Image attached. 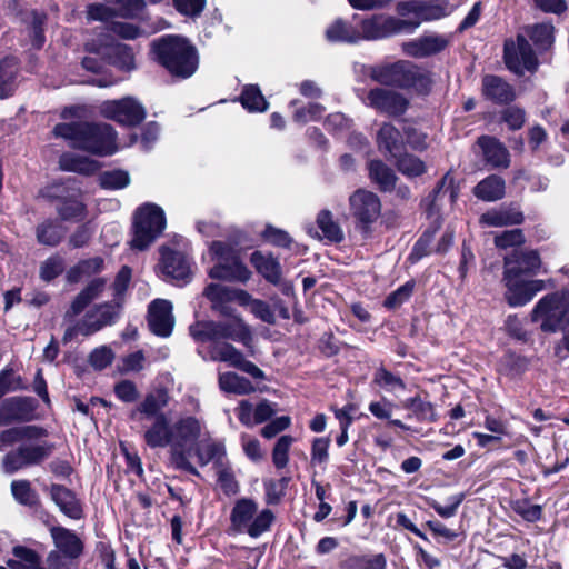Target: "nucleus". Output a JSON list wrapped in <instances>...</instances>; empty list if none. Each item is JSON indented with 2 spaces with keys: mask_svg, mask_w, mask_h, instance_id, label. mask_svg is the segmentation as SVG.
I'll use <instances>...</instances> for the list:
<instances>
[{
  "mask_svg": "<svg viewBox=\"0 0 569 569\" xmlns=\"http://www.w3.org/2000/svg\"><path fill=\"white\" fill-rule=\"evenodd\" d=\"M257 271L269 282L278 284L281 280V266L279 261L269 253L254 251L250 258Z\"/></svg>",
  "mask_w": 569,
  "mask_h": 569,
  "instance_id": "obj_31",
  "label": "nucleus"
},
{
  "mask_svg": "<svg viewBox=\"0 0 569 569\" xmlns=\"http://www.w3.org/2000/svg\"><path fill=\"white\" fill-rule=\"evenodd\" d=\"M529 37L541 50H547L553 43V26L539 23L529 28Z\"/></svg>",
  "mask_w": 569,
  "mask_h": 569,
  "instance_id": "obj_49",
  "label": "nucleus"
},
{
  "mask_svg": "<svg viewBox=\"0 0 569 569\" xmlns=\"http://www.w3.org/2000/svg\"><path fill=\"white\" fill-rule=\"evenodd\" d=\"M398 86L399 87H417L423 84L427 81L426 74L420 68L409 61H398Z\"/></svg>",
  "mask_w": 569,
  "mask_h": 569,
  "instance_id": "obj_44",
  "label": "nucleus"
},
{
  "mask_svg": "<svg viewBox=\"0 0 569 569\" xmlns=\"http://www.w3.org/2000/svg\"><path fill=\"white\" fill-rule=\"evenodd\" d=\"M415 26L411 22H406L400 16L397 18L378 14L361 20L359 30L361 40H378L401 33L411 34Z\"/></svg>",
  "mask_w": 569,
  "mask_h": 569,
  "instance_id": "obj_9",
  "label": "nucleus"
},
{
  "mask_svg": "<svg viewBox=\"0 0 569 569\" xmlns=\"http://www.w3.org/2000/svg\"><path fill=\"white\" fill-rule=\"evenodd\" d=\"M326 39L330 42L357 43L361 41L359 23L337 19L326 29Z\"/></svg>",
  "mask_w": 569,
  "mask_h": 569,
  "instance_id": "obj_30",
  "label": "nucleus"
},
{
  "mask_svg": "<svg viewBox=\"0 0 569 569\" xmlns=\"http://www.w3.org/2000/svg\"><path fill=\"white\" fill-rule=\"evenodd\" d=\"M293 438L290 436H282L276 442L272 451V462L276 468L282 469L287 466L289 460V449L292 445Z\"/></svg>",
  "mask_w": 569,
  "mask_h": 569,
  "instance_id": "obj_56",
  "label": "nucleus"
},
{
  "mask_svg": "<svg viewBox=\"0 0 569 569\" xmlns=\"http://www.w3.org/2000/svg\"><path fill=\"white\" fill-rule=\"evenodd\" d=\"M505 180L496 174H491L481 180L475 188L473 194L487 202L500 200L505 196Z\"/></svg>",
  "mask_w": 569,
  "mask_h": 569,
  "instance_id": "obj_34",
  "label": "nucleus"
},
{
  "mask_svg": "<svg viewBox=\"0 0 569 569\" xmlns=\"http://www.w3.org/2000/svg\"><path fill=\"white\" fill-rule=\"evenodd\" d=\"M399 68H401V66H398V61L395 63L380 66L372 70L371 77L380 83L398 86L399 80L397 74Z\"/></svg>",
  "mask_w": 569,
  "mask_h": 569,
  "instance_id": "obj_59",
  "label": "nucleus"
},
{
  "mask_svg": "<svg viewBox=\"0 0 569 569\" xmlns=\"http://www.w3.org/2000/svg\"><path fill=\"white\" fill-rule=\"evenodd\" d=\"M523 242L525 237L520 229L503 231L495 237V244L501 249L520 246Z\"/></svg>",
  "mask_w": 569,
  "mask_h": 569,
  "instance_id": "obj_63",
  "label": "nucleus"
},
{
  "mask_svg": "<svg viewBox=\"0 0 569 569\" xmlns=\"http://www.w3.org/2000/svg\"><path fill=\"white\" fill-rule=\"evenodd\" d=\"M169 396L164 389H156L148 393L139 405L138 411L147 418H159L161 411L168 406Z\"/></svg>",
  "mask_w": 569,
  "mask_h": 569,
  "instance_id": "obj_39",
  "label": "nucleus"
},
{
  "mask_svg": "<svg viewBox=\"0 0 569 569\" xmlns=\"http://www.w3.org/2000/svg\"><path fill=\"white\" fill-rule=\"evenodd\" d=\"M33 413L32 402L27 398L12 397L0 406V422L11 423L27 421Z\"/></svg>",
  "mask_w": 569,
  "mask_h": 569,
  "instance_id": "obj_27",
  "label": "nucleus"
},
{
  "mask_svg": "<svg viewBox=\"0 0 569 569\" xmlns=\"http://www.w3.org/2000/svg\"><path fill=\"white\" fill-rule=\"evenodd\" d=\"M209 254L216 261L209 271L211 278L239 282L250 279V270L238 259L231 246L214 241L209 248Z\"/></svg>",
  "mask_w": 569,
  "mask_h": 569,
  "instance_id": "obj_8",
  "label": "nucleus"
},
{
  "mask_svg": "<svg viewBox=\"0 0 569 569\" xmlns=\"http://www.w3.org/2000/svg\"><path fill=\"white\" fill-rule=\"evenodd\" d=\"M402 407L413 415L421 422H433L435 410L430 401L421 398L420 395L402 400Z\"/></svg>",
  "mask_w": 569,
  "mask_h": 569,
  "instance_id": "obj_41",
  "label": "nucleus"
},
{
  "mask_svg": "<svg viewBox=\"0 0 569 569\" xmlns=\"http://www.w3.org/2000/svg\"><path fill=\"white\" fill-rule=\"evenodd\" d=\"M349 202L352 216L360 227L367 231L369 226L380 216L381 203L379 198L370 191L358 190L351 194Z\"/></svg>",
  "mask_w": 569,
  "mask_h": 569,
  "instance_id": "obj_18",
  "label": "nucleus"
},
{
  "mask_svg": "<svg viewBox=\"0 0 569 569\" xmlns=\"http://www.w3.org/2000/svg\"><path fill=\"white\" fill-rule=\"evenodd\" d=\"M33 429H0V451L31 438Z\"/></svg>",
  "mask_w": 569,
  "mask_h": 569,
  "instance_id": "obj_54",
  "label": "nucleus"
},
{
  "mask_svg": "<svg viewBox=\"0 0 569 569\" xmlns=\"http://www.w3.org/2000/svg\"><path fill=\"white\" fill-rule=\"evenodd\" d=\"M505 62L511 71L519 74L525 71H535L538 66L537 58L523 36H518L516 41L505 43Z\"/></svg>",
  "mask_w": 569,
  "mask_h": 569,
  "instance_id": "obj_17",
  "label": "nucleus"
},
{
  "mask_svg": "<svg viewBox=\"0 0 569 569\" xmlns=\"http://www.w3.org/2000/svg\"><path fill=\"white\" fill-rule=\"evenodd\" d=\"M181 433L186 432L176 431L174 429H147L143 437L147 443L152 448L170 446L173 455L178 458L181 446H186V443H182L183 440L179 436Z\"/></svg>",
  "mask_w": 569,
  "mask_h": 569,
  "instance_id": "obj_29",
  "label": "nucleus"
},
{
  "mask_svg": "<svg viewBox=\"0 0 569 569\" xmlns=\"http://www.w3.org/2000/svg\"><path fill=\"white\" fill-rule=\"evenodd\" d=\"M219 386L223 391L237 395H248L256 390L248 379L234 372L219 373Z\"/></svg>",
  "mask_w": 569,
  "mask_h": 569,
  "instance_id": "obj_42",
  "label": "nucleus"
},
{
  "mask_svg": "<svg viewBox=\"0 0 569 569\" xmlns=\"http://www.w3.org/2000/svg\"><path fill=\"white\" fill-rule=\"evenodd\" d=\"M10 489L14 500L20 505L32 507L39 502V496L28 480H13Z\"/></svg>",
  "mask_w": 569,
  "mask_h": 569,
  "instance_id": "obj_47",
  "label": "nucleus"
},
{
  "mask_svg": "<svg viewBox=\"0 0 569 569\" xmlns=\"http://www.w3.org/2000/svg\"><path fill=\"white\" fill-rule=\"evenodd\" d=\"M86 50L91 53H101L107 62L120 69L131 70L134 68V56L130 48L114 42L108 34H100L86 42Z\"/></svg>",
  "mask_w": 569,
  "mask_h": 569,
  "instance_id": "obj_11",
  "label": "nucleus"
},
{
  "mask_svg": "<svg viewBox=\"0 0 569 569\" xmlns=\"http://www.w3.org/2000/svg\"><path fill=\"white\" fill-rule=\"evenodd\" d=\"M240 101L244 109L250 112H263L268 108V102L257 86L244 87Z\"/></svg>",
  "mask_w": 569,
  "mask_h": 569,
  "instance_id": "obj_46",
  "label": "nucleus"
},
{
  "mask_svg": "<svg viewBox=\"0 0 569 569\" xmlns=\"http://www.w3.org/2000/svg\"><path fill=\"white\" fill-rule=\"evenodd\" d=\"M396 10L406 22L416 24L412 28V33L422 22L438 20L449 13L448 6L446 3H422L418 1L399 2Z\"/></svg>",
  "mask_w": 569,
  "mask_h": 569,
  "instance_id": "obj_16",
  "label": "nucleus"
},
{
  "mask_svg": "<svg viewBox=\"0 0 569 569\" xmlns=\"http://www.w3.org/2000/svg\"><path fill=\"white\" fill-rule=\"evenodd\" d=\"M203 295L210 300L212 309L223 316H231V309L228 307L229 302L236 301L239 305H243L249 301V293L247 291L217 283L207 286Z\"/></svg>",
  "mask_w": 569,
  "mask_h": 569,
  "instance_id": "obj_20",
  "label": "nucleus"
},
{
  "mask_svg": "<svg viewBox=\"0 0 569 569\" xmlns=\"http://www.w3.org/2000/svg\"><path fill=\"white\" fill-rule=\"evenodd\" d=\"M289 478L283 477L279 480L268 479L263 481L266 491V503L278 505L286 495Z\"/></svg>",
  "mask_w": 569,
  "mask_h": 569,
  "instance_id": "obj_51",
  "label": "nucleus"
},
{
  "mask_svg": "<svg viewBox=\"0 0 569 569\" xmlns=\"http://www.w3.org/2000/svg\"><path fill=\"white\" fill-rule=\"evenodd\" d=\"M479 146L482 149L486 161L492 167L507 168L510 163L509 152L506 147L495 138L481 137Z\"/></svg>",
  "mask_w": 569,
  "mask_h": 569,
  "instance_id": "obj_32",
  "label": "nucleus"
},
{
  "mask_svg": "<svg viewBox=\"0 0 569 569\" xmlns=\"http://www.w3.org/2000/svg\"><path fill=\"white\" fill-rule=\"evenodd\" d=\"M119 303H102L87 311L84 317L64 332L63 340H71L76 335L89 336L104 326L111 325L118 316Z\"/></svg>",
  "mask_w": 569,
  "mask_h": 569,
  "instance_id": "obj_10",
  "label": "nucleus"
},
{
  "mask_svg": "<svg viewBox=\"0 0 569 569\" xmlns=\"http://www.w3.org/2000/svg\"><path fill=\"white\" fill-rule=\"evenodd\" d=\"M50 452L47 446L21 445L17 451H11L3 457L2 469L6 473H13L29 465L44 459Z\"/></svg>",
  "mask_w": 569,
  "mask_h": 569,
  "instance_id": "obj_21",
  "label": "nucleus"
},
{
  "mask_svg": "<svg viewBox=\"0 0 569 569\" xmlns=\"http://www.w3.org/2000/svg\"><path fill=\"white\" fill-rule=\"evenodd\" d=\"M378 147L381 151L388 152L391 157H397L403 146L400 131L390 123H385L377 137Z\"/></svg>",
  "mask_w": 569,
  "mask_h": 569,
  "instance_id": "obj_36",
  "label": "nucleus"
},
{
  "mask_svg": "<svg viewBox=\"0 0 569 569\" xmlns=\"http://www.w3.org/2000/svg\"><path fill=\"white\" fill-rule=\"evenodd\" d=\"M59 164L64 171H73L82 174H91L99 169V163L97 161L76 153L62 154L60 157Z\"/></svg>",
  "mask_w": 569,
  "mask_h": 569,
  "instance_id": "obj_40",
  "label": "nucleus"
},
{
  "mask_svg": "<svg viewBox=\"0 0 569 569\" xmlns=\"http://www.w3.org/2000/svg\"><path fill=\"white\" fill-rule=\"evenodd\" d=\"M274 520L272 510L268 508L259 510L254 499L240 498L230 512V530L233 533H246L251 538H259L271 529Z\"/></svg>",
  "mask_w": 569,
  "mask_h": 569,
  "instance_id": "obj_4",
  "label": "nucleus"
},
{
  "mask_svg": "<svg viewBox=\"0 0 569 569\" xmlns=\"http://www.w3.org/2000/svg\"><path fill=\"white\" fill-rule=\"evenodd\" d=\"M206 342H210L208 347L210 360L227 362L254 379L261 380L264 378L263 371L253 362L247 360L243 353L231 343L221 340H206Z\"/></svg>",
  "mask_w": 569,
  "mask_h": 569,
  "instance_id": "obj_12",
  "label": "nucleus"
},
{
  "mask_svg": "<svg viewBox=\"0 0 569 569\" xmlns=\"http://www.w3.org/2000/svg\"><path fill=\"white\" fill-rule=\"evenodd\" d=\"M176 431H184L186 433L179 435L183 440L177 463L180 468L188 472L199 476L198 470L188 461L189 457L196 456L201 466L209 462L222 466L224 458V447L221 442L213 441L207 433H201L200 429H174Z\"/></svg>",
  "mask_w": 569,
  "mask_h": 569,
  "instance_id": "obj_3",
  "label": "nucleus"
},
{
  "mask_svg": "<svg viewBox=\"0 0 569 569\" xmlns=\"http://www.w3.org/2000/svg\"><path fill=\"white\" fill-rule=\"evenodd\" d=\"M18 61L13 57H7L0 61V98L10 97L16 89Z\"/></svg>",
  "mask_w": 569,
  "mask_h": 569,
  "instance_id": "obj_38",
  "label": "nucleus"
},
{
  "mask_svg": "<svg viewBox=\"0 0 569 569\" xmlns=\"http://www.w3.org/2000/svg\"><path fill=\"white\" fill-rule=\"evenodd\" d=\"M483 94L498 102L506 103L515 99V91L510 84L496 76H486L482 81Z\"/></svg>",
  "mask_w": 569,
  "mask_h": 569,
  "instance_id": "obj_33",
  "label": "nucleus"
},
{
  "mask_svg": "<svg viewBox=\"0 0 569 569\" xmlns=\"http://www.w3.org/2000/svg\"><path fill=\"white\" fill-rule=\"evenodd\" d=\"M242 306L249 307V310L260 320L267 323H274V313L269 307V305L266 303L264 301L253 299L249 295V301L247 303H243Z\"/></svg>",
  "mask_w": 569,
  "mask_h": 569,
  "instance_id": "obj_62",
  "label": "nucleus"
},
{
  "mask_svg": "<svg viewBox=\"0 0 569 569\" xmlns=\"http://www.w3.org/2000/svg\"><path fill=\"white\" fill-rule=\"evenodd\" d=\"M40 194L43 198L62 200L58 207L62 219H82L84 217L86 206L81 201L79 190L69 189L64 183L53 182L41 189Z\"/></svg>",
  "mask_w": 569,
  "mask_h": 569,
  "instance_id": "obj_13",
  "label": "nucleus"
},
{
  "mask_svg": "<svg viewBox=\"0 0 569 569\" xmlns=\"http://www.w3.org/2000/svg\"><path fill=\"white\" fill-rule=\"evenodd\" d=\"M160 269L166 278L188 280L191 276L189 259L181 252L168 248L161 249Z\"/></svg>",
  "mask_w": 569,
  "mask_h": 569,
  "instance_id": "obj_26",
  "label": "nucleus"
},
{
  "mask_svg": "<svg viewBox=\"0 0 569 569\" xmlns=\"http://www.w3.org/2000/svg\"><path fill=\"white\" fill-rule=\"evenodd\" d=\"M318 227L321 229L323 237L330 241L339 242L343 238L342 230L332 219L329 211H321L317 218Z\"/></svg>",
  "mask_w": 569,
  "mask_h": 569,
  "instance_id": "obj_50",
  "label": "nucleus"
},
{
  "mask_svg": "<svg viewBox=\"0 0 569 569\" xmlns=\"http://www.w3.org/2000/svg\"><path fill=\"white\" fill-rule=\"evenodd\" d=\"M370 178L380 187L382 190H391L396 183V174L379 160H373L369 163Z\"/></svg>",
  "mask_w": 569,
  "mask_h": 569,
  "instance_id": "obj_45",
  "label": "nucleus"
},
{
  "mask_svg": "<svg viewBox=\"0 0 569 569\" xmlns=\"http://www.w3.org/2000/svg\"><path fill=\"white\" fill-rule=\"evenodd\" d=\"M62 236L59 226L51 221H46L37 228V239L42 244L56 246L60 242Z\"/></svg>",
  "mask_w": 569,
  "mask_h": 569,
  "instance_id": "obj_53",
  "label": "nucleus"
},
{
  "mask_svg": "<svg viewBox=\"0 0 569 569\" xmlns=\"http://www.w3.org/2000/svg\"><path fill=\"white\" fill-rule=\"evenodd\" d=\"M345 569H386V558L379 553L371 558L351 557L343 563Z\"/></svg>",
  "mask_w": 569,
  "mask_h": 569,
  "instance_id": "obj_52",
  "label": "nucleus"
},
{
  "mask_svg": "<svg viewBox=\"0 0 569 569\" xmlns=\"http://www.w3.org/2000/svg\"><path fill=\"white\" fill-rule=\"evenodd\" d=\"M116 6L117 17L134 18L141 13L146 7L143 0H109Z\"/></svg>",
  "mask_w": 569,
  "mask_h": 569,
  "instance_id": "obj_58",
  "label": "nucleus"
},
{
  "mask_svg": "<svg viewBox=\"0 0 569 569\" xmlns=\"http://www.w3.org/2000/svg\"><path fill=\"white\" fill-rule=\"evenodd\" d=\"M166 217L163 210L153 203H144L134 213L133 237L131 248L147 249L164 230Z\"/></svg>",
  "mask_w": 569,
  "mask_h": 569,
  "instance_id": "obj_6",
  "label": "nucleus"
},
{
  "mask_svg": "<svg viewBox=\"0 0 569 569\" xmlns=\"http://www.w3.org/2000/svg\"><path fill=\"white\" fill-rule=\"evenodd\" d=\"M99 112L104 118L117 121L123 126H136L146 117V110L133 98L121 100H107L99 106Z\"/></svg>",
  "mask_w": 569,
  "mask_h": 569,
  "instance_id": "obj_15",
  "label": "nucleus"
},
{
  "mask_svg": "<svg viewBox=\"0 0 569 569\" xmlns=\"http://www.w3.org/2000/svg\"><path fill=\"white\" fill-rule=\"evenodd\" d=\"M50 536L57 551L48 555V562L53 563L61 553L67 559H77L83 551V542L76 532L61 526H52Z\"/></svg>",
  "mask_w": 569,
  "mask_h": 569,
  "instance_id": "obj_19",
  "label": "nucleus"
},
{
  "mask_svg": "<svg viewBox=\"0 0 569 569\" xmlns=\"http://www.w3.org/2000/svg\"><path fill=\"white\" fill-rule=\"evenodd\" d=\"M158 61L172 74L191 77L198 69L199 58L196 48L179 36H167L152 43Z\"/></svg>",
  "mask_w": 569,
  "mask_h": 569,
  "instance_id": "obj_2",
  "label": "nucleus"
},
{
  "mask_svg": "<svg viewBox=\"0 0 569 569\" xmlns=\"http://www.w3.org/2000/svg\"><path fill=\"white\" fill-rule=\"evenodd\" d=\"M107 3H94L88 7V19L98 21H108L117 17L116 6L106 0Z\"/></svg>",
  "mask_w": 569,
  "mask_h": 569,
  "instance_id": "obj_60",
  "label": "nucleus"
},
{
  "mask_svg": "<svg viewBox=\"0 0 569 569\" xmlns=\"http://www.w3.org/2000/svg\"><path fill=\"white\" fill-rule=\"evenodd\" d=\"M503 261V271L513 269L516 276H536L540 273L542 269L540 257L535 250L513 251L511 254L506 256Z\"/></svg>",
  "mask_w": 569,
  "mask_h": 569,
  "instance_id": "obj_25",
  "label": "nucleus"
},
{
  "mask_svg": "<svg viewBox=\"0 0 569 569\" xmlns=\"http://www.w3.org/2000/svg\"><path fill=\"white\" fill-rule=\"evenodd\" d=\"M398 170L408 177H418L426 171L423 161L412 154H405L397 161Z\"/></svg>",
  "mask_w": 569,
  "mask_h": 569,
  "instance_id": "obj_55",
  "label": "nucleus"
},
{
  "mask_svg": "<svg viewBox=\"0 0 569 569\" xmlns=\"http://www.w3.org/2000/svg\"><path fill=\"white\" fill-rule=\"evenodd\" d=\"M148 323L154 335L169 337L174 326L172 303L164 299L152 301L149 306Z\"/></svg>",
  "mask_w": 569,
  "mask_h": 569,
  "instance_id": "obj_22",
  "label": "nucleus"
},
{
  "mask_svg": "<svg viewBox=\"0 0 569 569\" xmlns=\"http://www.w3.org/2000/svg\"><path fill=\"white\" fill-rule=\"evenodd\" d=\"M569 312V293L556 291L543 296L533 307L530 318L545 332L558 331Z\"/></svg>",
  "mask_w": 569,
  "mask_h": 569,
  "instance_id": "obj_7",
  "label": "nucleus"
},
{
  "mask_svg": "<svg viewBox=\"0 0 569 569\" xmlns=\"http://www.w3.org/2000/svg\"><path fill=\"white\" fill-rule=\"evenodd\" d=\"M53 134L70 140L76 148L100 156L112 154L118 149L116 131L106 123H59Z\"/></svg>",
  "mask_w": 569,
  "mask_h": 569,
  "instance_id": "obj_1",
  "label": "nucleus"
},
{
  "mask_svg": "<svg viewBox=\"0 0 569 569\" xmlns=\"http://www.w3.org/2000/svg\"><path fill=\"white\" fill-rule=\"evenodd\" d=\"M375 382L398 398H400L406 390V385L403 381L383 368H380L376 371Z\"/></svg>",
  "mask_w": 569,
  "mask_h": 569,
  "instance_id": "obj_48",
  "label": "nucleus"
},
{
  "mask_svg": "<svg viewBox=\"0 0 569 569\" xmlns=\"http://www.w3.org/2000/svg\"><path fill=\"white\" fill-rule=\"evenodd\" d=\"M13 556L14 558L7 562L10 569H44L40 566L39 556L29 548L14 547Z\"/></svg>",
  "mask_w": 569,
  "mask_h": 569,
  "instance_id": "obj_43",
  "label": "nucleus"
},
{
  "mask_svg": "<svg viewBox=\"0 0 569 569\" xmlns=\"http://www.w3.org/2000/svg\"><path fill=\"white\" fill-rule=\"evenodd\" d=\"M502 281L507 289L505 298L511 307L525 306L545 288L543 280H526L522 276H516L513 269L503 271Z\"/></svg>",
  "mask_w": 569,
  "mask_h": 569,
  "instance_id": "obj_14",
  "label": "nucleus"
},
{
  "mask_svg": "<svg viewBox=\"0 0 569 569\" xmlns=\"http://www.w3.org/2000/svg\"><path fill=\"white\" fill-rule=\"evenodd\" d=\"M366 103L388 114H400L405 112L407 108V100L402 96L392 90L382 88L370 90Z\"/></svg>",
  "mask_w": 569,
  "mask_h": 569,
  "instance_id": "obj_23",
  "label": "nucleus"
},
{
  "mask_svg": "<svg viewBox=\"0 0 569 569\" xmlns=\"http://www.w3.org/2000/svg\"><path fill=\"white\" fill-rule=\"evenodd\" d=\"M465 499V493L460 492L449 498V505L442 506L436 500H430L429 506L442 518H451L453 517L459 506L462 503Z\"/></svg>",
  "mask_w": 569,
  "mask_h": 569,
  "instance_id": "obj_61",
  "label": "nucleus"
},
{
  "mask_svg": "<svg viewBox=\"0 0 569 569\" xmlns=\"http://www.w3.org/2000/svg\"><path fill=\"white\" fill-rule=\"evenodd\" d=\"M229 317L230 320L226 322H196L190 327V335L198 342L231 339L241 342L246 347H250L253 339L251 328L239 316H234L231 312Z\"/></svg>",
  "mask_w": 569,
  "mask_h": 569,
  "instance_id": "obj_5",
  "label": "nucleus"
},
{
  "mask_svg": "<svg viewBox=\"0 0 569 569\" xmlns=\"http://www.w3.org/2000/svg\"><path fill=\"white\" fill-rule=\"evenodd\" d=\"M130 182L128 172L122 170L107 171L100 176V184L104 189H122Z\"/></svg>",
  "mask_w": 569,
  "mask_h": 569,
  "instance_id": "obj_57",
  "label": "nucleus"
},
{
  "mask_svg": "<svg viewBox=\"0 0 569 569\" xmlns=\"http://www.w3.org/2000/svg\"><path fill=\"white\" fill-rule=\"evenodd\" d=\"M448 40L440 34H427L401 44L402 52L412 58H426L442 51Z\"/></svg>",
  "mask_w": 569,
  "mask_h": 569,
  "instance_id": "obj_24",
  "label": "nucleus"
},
{
  "mask_svg": "<svg viewBox=\"0 0 569 569\" xmlns=\"http://www.w3.org/2000/svg\"><path fill=\"white\" fill-rule=\"evenodd\" d=\"M104 288L103 279L92 280L72 301L66 317L71 319L81 313L84 308L94 299H97Z\"/></svg>",
  "mask_w": 569,
  "mask_h": 569,
  "instance_id": "obj_35",
  "label": "nucleus"
},
{
  "mask_svg": "<svg viewBox=\"0 0 569 569\" xmlns=\"http://www.w3.org/2000/svg\"><path fill=\"white\" fill-rule=\"evenodd\" d=\"M64 269L63 259L54 256L48 258L40 267V277L44 281H50L58 277Z\"/></svg>",
  "mask_w": 569,
  "mask_h": 569,
  "instance_id": "obj_64",
  "label": "nucleus"
},
{
  "mask_svg": "<svg viewBox=\"0 0 569 569\" xmlns=\"http://www.w3.org/2000/svg\"><path fill=\"white\" fill-rule=\"evenodd\" d=\"M523 220L522 213L509 209H492L485 212L479 222L486 227H505L509 224H519Z\"/></svg>",
  "mask_w": 569,
  "mask_h": 569,
  "instance_id": "obj_37",
  "label": "nucleus"
},
{
  "mask_svg": "<svg viewBox=\"0 0 569 569\" xmlns=\"http://www.w3.org/2000/svg\"><path fill=\"white\" fill-rule=\"evenodd\" d=\"M50 496L61 512L71 519H80L82 517L81 506L74 493L61 485H52L50 487Z\"/></svg>",
  "mask_w": 569,
  "mask_h": 569,
  "instance_id": "obj_28",
  "label": "nucleus"
}]
</instances>
